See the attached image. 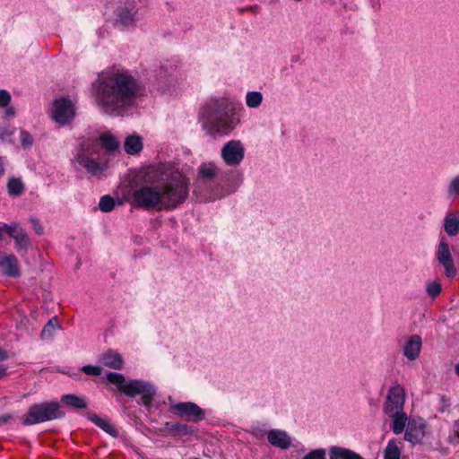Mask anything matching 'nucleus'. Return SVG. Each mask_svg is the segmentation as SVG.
<instances>
[{"label":"nucleus","mask_w":459,"mask_h":459,"mask_svg":"<svg viewBox=\"0 0 459 459\" xmlns=\"http://www.w3.org/2000/svg\"><path fill=\"white\" fill-rule=\"evenodd\" d=\"M152 182V185L142 186L133 192V205L159 212L171 211L188 196V179L173 166H159Z\"/></svg>","instance_id":"nucleus-1"},{"label":"nucleus","mask_w":459,"mask_h":459,"mask_svg":"<svg viewBox=\"0 0 459 459\" xmlns=\"http://www.w3.org/2000/svg\"><path fill=\"white\" fill-rule=\"evenodd\" d=\"M136 80L126 71L103 74L97 85V102L108 115H122L133 107L138 93Z\"/></svg>","instance_id":"nucleus-2"},{"label":"nucleus","mask_w":459,"mask_h":459,"mask_svg":"<svg viewBox=\"0 0 459 459\" xmlns=\"http://www.w3.org/2000/svg\"><path fill=\"white\" fill-rule=\"evenodd\" d=\"M201 117L203 128L211 135H226L238 124L232 105L224 100H218L208 105Z\"/></svg>","instance_id":"nucleus-3"},{"label":"nucleus","mask_w":459,"mask_h":459,"mask_svg":"<svg viewBox=\"0 0 459 459\" xmlns=\"http://www.w3.org/2000/svg\"><path fill=\"white\" fill-rule=\"evenodd\" d=\"M73 168L91 177H100L108 169V158L101 153L97 139L82 142L71 160Z\"/></svg>","instance_id":"nucleus-4"},{"label":"nucleus","mask_w":459,"mask_h":459,"mask_svg":"<svg viewBox=\"0 0 459 459\" xmlns=\"http://www.w3.org/2000/svg\"><path fill=\"white\" fill-rule=\"evenodd\" d=\"M107 379L117 385V389L129 397L141 396V403L147 409L152 406L156 394V387L151 382L142 379H126L122 374L111 372Z\"/></svg>","instance_id":"nucleus-5"},{"label":"nucleus","mask_w":459,"mask_h":459,"mask_svg":"<svg viewBox=\"0 0 459 459\" xmlns=\"http://www.w3.org/2000/svg\"><path fill=\"white\" fill-rule=\"evenodd\" d=\"M63 415L64 413L59 410V404L56 402L37 403L29 408L22 418V423L34 425L60 418Z\"/></svg>","instance_id":"nucleus-6"},{"label":"nucleus","mask_w":459,"mask_h":459,"mask_svg":"<svg viewBox=\"0 0 459 459\" xmlns=\"http://www.w3.org/2000/svg\"><path fill=\"white\" fill-rule=\"evenodd\" d=\"M76 115L75 103L68 97H58L53 100L50 117L60 126L70 125Z\"/></svg>","instance_id":"nucleus-7"},{"label":"nucleus","mask_w":459,"mask_h":459,"mask_svg":"<svg viewBox=\"0 0 459 459\" xmlns=\"http://www.w3.org/2000/svg\"><path fill=\"white\" fill-rule=\"evenodd\" d=\"M170 408L169 411L179 418H185L193 422H199L205 417L204 411L196 403L192 402L175 403L172 398H169Z\"/></svg>","instance_id":"nucleus-8"},{"label":"nucleus","mask_w":459,"mask_h":459,"mask_svg":"<svg viewBox=\"0 0 459 459\" xmlns=\"http://www.w3.org/2000/svg\"><path fill=\"white\" fill-rule=\"evenodd\" d=\"M221 156L226 165L237 167L245 157L244 144L239 140H230L221 148Z\"/></svg>","instance_id":"nucleus-9"},{"label":"nucleus","mask_w":459,"mask_h":459,"mask_svg":"<svg viewBox=\"0 0 459 459\" xmlns=\"http://www.w3.org/2000/svg\"><path fill=\"white\" fill-rule=\"evenodd\" d=\"M437 260L445 269V274L448 278H454L457 270L455 266L449 244L445 237H441L436 252Z\"/></svg>","instance_id":"nucleus-10"},{"label":"nucleus","mask_w":459,"mask_h":459,"mask_svg":"<svg viewBox=\"0 0 459 459\" xmlns=\"http://www.w3.org/2000/svg\"><path fill=\"white\" fill-rule=\"evenodd\" d=\"M405 391L400 385H395L388 390L384 411L386 414H397L403 410Z\"/></svg>","instance_id":"nucleus-11"},{"label":"nucleus","mask_w":459,"mask_h":459,"mask_svg":"<svg viewBox=\"0 0 459 459\" xmlns=\"http://www.w3.org/2000/svg\"><path fill=\"white\" fill-rule=\"evenodd\" d=\"M4 234L14 239L17 250H27L30 239L26 231L19 223L15 221L10 224L5 223Z\"/></svg>","instance_id":"nucleus-12"},{"label":"nucleus","mask_w":459,"mask_h":459,"mask_svg":"<svg viewBox=\"0 0 459 459\" xmlns=\"http://www.w3.org/2000/svg\"><path fill=\"white\" fill-rule=\"evenodd\" d=\"M425 427L421 419L409 421L404 438L412 444L420 442L425 436Z\"/></svg>","instance_id":"nucleus-13"},{"label":"nucleus","mask_w":459,"mask_h":459,"mask_svg":"<svg viewBox=\"0 0 459 459\" xmlns=\"http://www.w3.org/2000/svg\"><path fill=\"white\" fill-rule=\"evenodd\" d=\"M422 346L421 337L418 334L409 336L403 345V353L407 359L413 361L418 359Z\"/></svg>","instance_id":"nucleus-14"},{"label":"nucleus","mask_w":459,"mask_h":459,"mask_svg":"<svg viewBox=\"0 0 459 459\" xmlns=\"http://www.w3.org/2000/svg\"><path fill=\"white\" fill-rule=\"evenodd\" d=\"M0 270L10 277L20 275V267L17 258L13 255H0Z\"/></svg>","instance_id":"nucleus-15"},{"label":"nucleus","mask_w":459,"mask_h":459,"mask_svg":"<svg viewBox=\"0 0 459 459\" xmlns=\"http://www.w3.org/2000/svg\"><path fill=\"white\" fill-rule=\"evenodd\" d=\"M268 442L281 449H287L291 445V438L284 430L272 429L267 434Z\"/></svg>","instance_id":"nucleus-16"},{"label":"nucleus","mask_w":459,"mask_h":459,"mask_svg":"<svg viewBox=\"0 0 459 459\" xmlns=\"http://www.w3.org/2000/svg\"><path fill=\"white\" fill-rule=\"evenodd\" d=\"M443 227L448 236H457L459 234V211L446 212Z\"/></svg>","instance_id":"nucleus-17"},{"label":"nucleus","mask_w":459,"mask_h":459,"mask_svg":"<svg viewBox=\"0 0 459 459\" xmlns=\"http://www.w3.org/2000/svg\"><path fill=\"white\" fill-rule=\"evenodd\" d=\"M100 146L101 145L105 151L101 150V153H106V156L109 159L113 152L117 151L119 147V140L109 133H104L100 135L97 140Z\"/></svg>","instance_id":"nucleus-18"},{"label":"nucleus","mask_w":459,"mask_h":459,"mask_svg":"<svg viewBox=\"0 0 459 459\" xmlns=\"http://www.w3.org/2000/svg\"><path fill=\"white\" fill-rule=\"evenodd\" d=\"M221 169L214 162L202 163L198 168V178L204 181L213 180L220 173Z\"/></svg>","instance_id":"nucleus-19"},{"label":"nucleus","mask_w":459,"mask_h":459,"mask_svg":"<svg viewBox=\"0 0 459 459\" xmlns=\"http://www.w3.org/2000/svg\"><path fill=\"white\" fill-rule=\"evenodd\" d=\"M101 364L113 369H121L123 368L122 356L114 351L104 352L100 359Z\"/></svg>","instance_id":"nucleus-20"},{"label":"nucleus","mask_w":459,"mask_h":459,"mask_svg":"<svg viewBox=\"0 0 459 459\" xmlns=\"http://www.w3.org/2000/svg\"><path fill=\"white\" fill-rule=\"evenodd\" d=\"M88 419L110 436L117 437L118 435L117 429L109 420L103 419L95 413H89Z\"/></svg>","instance_id":"nucleus-21"},{"label":"nucleus","mask_w":459,"mask_h":459,"mask_svg":"<svg viewBox=\"0 0 459 459\" xmlns=\"http://www.w3.org/2000/svg\"><path fill=\"white\" fill-rule=\"evenodd\" d=\"M135 15L134 6L120 7L117 13V22L123 26H129L135 21Z\"/></svg>","instance_id":"nucleus-22"},{"label":"nucleus","mask_w":459,"mask_h":459,"mask_svg":"<svg viewBox=\"0 0 459 459\" xmlns=\"http://www.w3.org/2000/svg\"><path fill=\"white\" fill-rule=\"evenodd\" d=\"M124 148L126 153L131 155L140 152L143 149L142 138L135 134L128 135L125 140Z\"/></svg>","instance_id":"nucleus-23"},{"label":"nucleus","mask_w":459,"mask_h":459,"mask_svg":"<svg viewBox=\"0 0 459 459\" xmlns=\"http://www.w3.org/2000/svg\"><path fill=\"white\" fill-rule=\"evenodd\" d=\"M330 459H363L355 452L340 446H332L330 448Z\"/></svg>","instance_id":"nucleus-24"},{"label":"nucleus","mask_w":459,"mask_h":459,"mask_svg":"<svg viewBox=\"0 0 459 459\" xmlns=\"http://www.w3.org/2000/svg\"><path fill=\"white\" fill-rule=\"evenodd\" d=\"M389 417L393 419V426L392 429L395 434H401L406 426L408 418L406 414L402 411L397 414H387Z\"/></svg>","instance_id":"nucleus-25"},{"label":"nucleus","mask_w":459,"mask_h":459,"mask_svg":"<svg viewBox=\"0 0 459 459\" xmlns=\"http://www.w3.org/2000/svg\"><path fill=\"white\" fill-rule=\"evenodd\" d=\"M61 401L67 406L76 409H83L87 406V402L83 397L74 394H65L61 397Z\"/></svg>","instance_id":"nucleus-26"},{"label":"nucleus","mask_w":459,"mask_h":459,"mask_svg":"<svg viewBox=\"0 0 459 459\" xmlns=\"http://www.w3.org/2000/svg\"><path fill=\"white\" fill-rule=\"evenodd\" d=\"M7 191L12 196H19L24 192V184L20 178H11L7 182Z\"/></svg>","instance_id":"nucleus-27"},{"label":"nucleus","mask_w":459,"mask_h":459,"mask_svg":"<svg viewBox=\"0 0 459 459\" xmlns=\"http://www.w3.org/2000/svg\"><path fill=\"white\" fill-rule=\"evenodd\" d=\"M264 97L260 91H251L246 94V105L250 108H256L261 106Z\"/></svg>","instance_id":"nucleus-28"},{"label":"nucleus","mask_w":459,"mask_h":459,"mask_svg":"<svg viewBox=\"0 0 459 459\" xmlns=\"http://www.w3.org/2000/svg\"><path fill=\"white\" fill-rule=\"evenodd\" d=\"M401 451L394 440H390L385 449V459H400Z\"/></svg>","instance_id":"nucleus-29"},{"label":"nucleus","mask_w":459,"mask_h":459,"mask_svg":"<svg viewBox=\"0 0 459 459\" xmlns=\"http://www.w3.org/2000/svg\"><path fill=\"white\" fill-rule=\"evenodd\" d=\"M448 198L455 200L459 196V176L452 178L446 187Z\"/></svg>","instance_id":"nucleus-30"},{"label":"nucleus","mask_w":459,"mask_h":459,"mask_svg":"<svg viewBox=\"0 0 459 459\" xmlns=\"http://www.w3.org/2000/svg\"><path fill=\"white\" fill-rule=\"evenodd\" d=\"M441 290L442 285L439 280L428 281L426 282V291L430 298H437L441 293Z\"/></svg>","instance_id":"nucleus-31"},{"label":"nucleus","mask_w":459,"mask_h":459,"mask_svg":"<svg viewBox=\"0 0 459 459\" xmlns=\"http://www.w3.org/2000/svg\"><path fill=\"white\" fill-rule=\"evenodd\" d=\"M116 206L115 200L109 195H104L99 203L100 209L104 212H111Z\"/></svg>","instance_id":"nucleus-32"},{"label":"nucleus","mask_w":459,"mask_h":459,"mask_svg":"<svg viewBox=\"0 0 459 459\" xmlns=\"http://www.w3.org/2000/svg\"><path fill=\"white\" fill-rule=\"evenodd\" d=\"M165 428L168 430L174 431L177 433L187 434L190 432V428L188 425L178 422H167L165 424Z\"/></svg>","instance_id":"nucleus-33"},{"label":"nucleus","mask_w":459,"mask_h":459,"mask_svg":"<svg viewBox=\"0 0 459 459\" xmlns=\"http://www.w3.org/2000/svg\"><path fill=\"white\" fill-rule=\"evenodd\" d=\"M57 328V320L56 318L48 320L41 332L42 338H50Z\"/></svg>","instance_id":"nucleus-34"},{"label":"nucleus","mask_w":459,"mask_h":459,"mask_svg":"<svg viewBox=\"0 0 459 459\" xmlns=\"http://www.w3.org/2000/svg\"><path fill=\"white\" fill-rule=\"evenodd\" d=\"M20 141L23 148H30L33 144L32 135L25 130H21Z\"/></svg>","instance_id":"nucleus-35"},{"label":"nucleus","mask_w":459,"mask_h":459,"mask_svg":"<svg viewBox=\"0 0 459 459\" xmlns=\"http://www.w3.org/2000/svg\"><path fill=\"white\" fill-rule=\"evenodd\" d=\"M325 449L318 448L308 453L303 459H325Z\"/></svg>","instance_id":"nucleus-36"},{"label":"nucleus","mask_w":459,"mask_h":459,"mask_svg":"<svg viewBox=\"0 0 459 459\" xmlns=\"http://www.w3.org/2000/svg\"><path fill=\"white\" fill-rule=\"evenodd\" d=\"M82 370L90 376H100L102 372V369L100 367L98 366H91V365H86L82 368Z\"/></svg>","instance_id":"nucleus-37"},{"label":"nucleus","mask_w":459,"mask_h":459,"mask_svg":"<svg viewBox=\"0 0 459 459\" xmlns=\"http://www.w3.org/2000/svg\"><path fill=\"white\" fill-rule=\"evenodd\" d=\"M11 100V94L6 90H0V108L7 107Z\"/></svg>","instance_id":"nucleus-38"},{"label":"nucleus","mask_w":459,"mask_h":459,"mask_svg":"<svg viewBox=\"0 0 459 459\" xmlns=\"http://www.w3.org/2000/svg\"><path fill=\"white\" fill-rule=\"evenodd\" d=\"M13 134V132L9 130L8 128H2L0 127V139L4 140L11 136Z\"/></svg>","instance_id":"nucleus-39"},{"label":"nucleus","mask_w":459,"mask_h":459,"mask_svg":"<svg viewBox=\"0 0 459 459\" xmlns=\"http://www.w3.org/2000/svg\"><path fill=\"white\" fill-rule=\"evenodd\" d=\"M4 115L6 117H13L16 115L15 108L8 105L5 107Z\"/></svg>","instance_id":"nucleus-40"},{"label":"nucleus","mask_w":459,"mask_h":459,"mask_svg":"<svg viewBox=\"0 0 459 459\" xmlns=\"http://www.w3.org/2000/svg\"><path fill=\"white\" fill-rule=\"evenodd\" d=\"M4 172H5L4 159L0 156V178H2L4 175Z\"/></svg>","instance_id":"nucleus-41"},{"label":"nucleus","mask_w":459,"mask_h":459,"mask_svg":"<svg viewBox=\"0 0 459 459\" xmlns=\"http://www.w3.org/2000/svg\"><path fill=\"white\" fill-rule=\"evenodd\" d=\"M5 358L4 353L0 350V361L4 360ZM4 374V368L0 367V377H2Z\"/></svg>","instance_id":"nucleus-42"},{"label":"nucleus","mask_w":459,"mask_h":459,"mask_svg":"<svg viewBox=\"0 0 459 459\" xmlns=\"http://www.w3.org/2000/svg\"><path fill=\"white\" fill-rule=\"evenodd\" d=\"M4 227H5V223L0 221V240L3 239V237L4 235Z\"/></svg>","instance_id":"nucleus-43"},{"label":"nucleus","mask_w":459,"mask_h":459,"mask_svg":"<svg viewBox=\"0 0 459 459\" xmlns=\"http://www.w3.org/2000/svg\"><path fill=\"white\" fill-rule=\"evenodd\" d=\"M9 418H10V416H2V417L0 418V420H1V421H3V422H5V421H7V420H8Z\"/></svg>","instance_id":"nucleus-44"},{"label":"nucleus","mask_w":459,"mask_h":459,"mask_svg":"<svg viewBox=\"0 0 459 459\" xmlns=\"http://www.w3.org/2000/svg\"><path fill=\"white\" fill-rule=\"evenodd\" d=\"M35 230H36V232H37L38 234H41V233H42V229H41V227H37V229H35Z\"/></svg>","instance_id":"nucleus-45"},{"label":"nucleus","mask_w":459,"mask_h":459,"mask_svg":"<svg viewBox=\"0 0 459 459\" xmlns=\"http://www.w3.org/2000/svg\"><path fill=\"white\" fill-rule=\"evenodd\" d=\"M455 372L459 376V363L455 366Z\"/></svg>","instance_id":"nucleus-46"}]
</instances>
